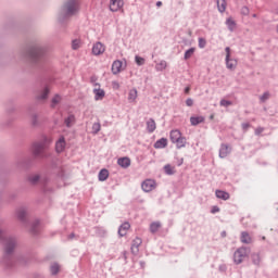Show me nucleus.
<instances>
[{
	"label": "nucleus",
	"mask_w": 278,
	"mask_h": 278,
	"mask_svg": "<svg viewBox=\"0 0 278 278\" xmlns=\"http://www.w3.org/2000/svg\"><path fill=\"white\" fill-rule=\"evenodd\" d=\"M247 257H249V250L247 248H239L233 254V262L235 264H242Z\"/></svg>",
	"instance_id": "f257e3e1"
},
{
	"label": "nucleus",
	"mask_w": 278,
	"mask_h": 278,
	"mask_svg": "<svg viewBox=\"0 0 278 278\" xmlns=\"http://www.w3.org/2000/svg\"><path fill=\"white\" fill-rule=\"evenodd\" d=\"M65 13L67 16H73L79 10V3L75 0L68 1L64 7Z\"/></svg>",
	"instance_id": "f03ea898"
},
{
	"label": "nucleus",
	"mask_w": 278,
	"mask_h": 278,
	"mask_svg": "<svg viewBox=\"0 0 278 278\" xmlns=\"http://www.w3.org/2000/svg\"><path fill=\"white\" fill-rule=\"evenodd\" d=\"M91 53L92 55H103L105 53V45L101 41H97L92 46Z\"/></svg>",
	"instance_id": "7ed1b4c3"
},
{
	"label": "nucleus",
	"mask_w": 278,
	"mask_h": 278,
	"mask_svg": "<svg viewBox=\"0 0 278 278\" xmlns=\"http://www.w3.org/2000/svg\"><path fill=\"white\" fill-rule=\"evenodd\" d=\"M94 101H103L105 99V90L101 89V85L96 84L93 88Z\"/></svg>",
	"instance_id": "20e7f679"
},
{
	"label": "nucleus",
	"mask_w": 278,
	"mask_h": 278,
	"mask_svg": "<svg viewBox=\"0 0 278 278\" xmlns=\"http://www.w3.org/2000/svg\"><path fill=\"white\" fill-rule=\"evenodd\" d=\"M155 180L153 179H146L142 184H141V188L143 192H152V190H155Z\"/></svg>",
	"instance_id": "39448f33"
},
{
	"label": "nucleus",
	"mask_w": 278,
	"mask_h": 278,
	"mask_svg": "<svg viewBox=\"0 0 278 278\" xmlns=\"http://www.w3.org/2000/svg\"><path fill=\"white\" fill-rule=\"evenodd\" d=\"M123 5H125V2L123 0H111L110 1V10L111 12H118Z\"/></svg>",
	"instance_id": "423d86ee"
},
{
	"label": "nucleus",
	"mask_w": 278,
	"mask_h": 278,
	"mask_svg": "<svg viewBox=\"0 0 278 278\" xmlns=\"http://www.w3.org/2000/svg\"><path fill=\"white\" fill-rule=\"evenodd\" d=\"M131 229V225L128 222H125L122 224L118 228V236L119 238H123L124 236H127V232Z\"/></svg>",
	"instance_id": "0eeeda50"
},
{
	"label": "nucleus",
	"mask_w": 278,
	"mask_h": 278,
	"mask_svg": "<svg viewBox=\"0 0 278 278\" xmlns=\"http://www.w3.org/2000/svg\"><path fill=\"white\" fill-rule=\"evenodd\" d=\"M231 153V147L229 144L223 143L219 149V157L225 159Z\"/></svg>",
	"instance_id": "6e6552de"
},
{
	"label": "nucleus",
	"mask_w": 278,
	"mask_h": 278,
	"mask_svg": "<svg viewBox=\"0 0 278 278\" xmlns=\"http://www.w3.org/2000/svg\"><path fill=\"white\" fill-rule=\"evenodd\" d=\"M123 71V62L114 61L112 64V73L113 75H118Z\"/></svg>",
	"instance_id": "1a4fd4ad"
},
{
	"label": "nucleus",
	"mask_w": 278,
	"mask_h": 278,
	"mask_svg": "<svg viewBox=\"0 0 278 278\" xmlns=\"http://www.w3.org/2000/svg\"><path fill=\"white\" fill-rule=\"evenodd\" d=\"M56 153H62L64 149H66V140H64V137H61L55 144Z\"/></svg>",
	"instance_id": "9d476101"
},
{
	"label": "nucleus",
	"mask_w": 278,
	"mask_h": 278,
	"mask_svg": "<svg viewBox=\"0 0 278 278\" xmlns=\"http://www.w3.org/2000/svg\"><path fill=\"white\" fill-rule=\"evenodd\" d=\"M118 166L122 168H129L131 166V160L127 156L117 160Z\"/></svg>",
	"instance_id": "9b49d317"
},
{
	"label": "nucleus",
	"mask_w": 278,
	"mask_h": 278,
	"mask_svg": "<svg viewBox=\"0 0 278 278\" xmlns=\"http://www.w3.org/2000/svg\"><path fill=\"white\" fill-rule=\"evenodd\" d=\"M226 66L229 71H233L236 66H238V61L236 59L226 58Z\"/></svg>",
	"instance_id": "f8f14e48"
},
{
	"label": "nucleus",
	"mask_w": 278,
	"mask_h": 278,
	"mask_svg": "<svg viewBox=\"0 0 278 278\" xmlns=\"http://www.w3.org/2000/svg\"><path fill=\"white\" fill-rule=\"evenodd\" d=\"M181 131L175 129V130H172L170 134H169V138H170V141L173 142H176L177 140H179L181 138Z\"/></svg>",
	"instance_id": "ddd939ff"
},
{
	"label": "nucleus",
	"mask_w": 278,
	"mask_h": 278,
	"mask_svg": "<svg viewBox=\"0 0 278 278\" xmlns=\"http://www.w3.org/2000/svg\"><path fill=\"white\" fill-rule=\"evenodd\" d=\"M215 194L217 199H222L223 201H229L230 195L227 191L216 190Z\"/></svg>",
	"instance_id": "4468645a"
},
{
	"label": "nucleus",
	"mask_w": 278,
	"mask_h": 278,
	"mask_svg": "<svg viewBox=\"0 0 278 278\" xmlns=\"http://www.w3.org/2000/svg\"><path fill=\"white\" fill-rule=\"evenodd\" d=\"M136 99H138V90L130 89L128 93V101L129 103H136Z\"/></svg>",
	"instance_id": "2eb2a0df"
},
{
	"label": "nucleus",
	"mask_w": 278,
	"mask_h": 278,
	"mask_svg": "<svg viewBox=\"0 0 278 278\" xmlns=\"http://www.w3.org/2000/svg\"><path fill=\"white\" fill-rule=\"evenodd\" d=\"M167 144L168 140L166 138H162L154 143V149H164Z\"/></svg>",
	"instance_id": "dca6fc26"
},
{
	"label": "nucleus",
	"mask_w": 278,
	"mask_h": 278,
	"mask_svg": "<svg viewBox=\"0 0 278 278\" xmlns=\"http://www.w3.org/2000/svg\"><path fill=\"white\" fill-rule=\"evenodd\" d=\"M140 244H142V239L141 238H135L132 241V245H131V251L132 253H138V249L140 247Z\"/></svg>",
	"instance_id": "f3484780"
},
{
	"label": "nucleus",
	"mask_w": 278,
	"mask_h": 278,
	"mask_svg": "<svg viewBox=\"0 0 278 278\" xmlns=\"http://www.w3.org/2000/svg\"><path fill=\"white\" fill-rule=\"evenodd\" d=\"M45 151V146L42 143H35L33 146V152L35 155H40Z\"/></svg>",
	"instance_id": "a211bd4d"
},
{
	"label": "nucleus",
	"mask_w": 278,
	"mask_h": 278,
	"mask_svg": "<svg viewBox=\"0 0 278 278\" xmlns=\"http://www.w3.org/2000/svg\"><path fill=\"white\" fill-rule=\"evenodd\" d=\"M108 177H110V172L108 169L103 168L99 172V181H106Z\"/></svg>",
	"instance_id": "6ab92c4d"
},
{
	"label": "nucleus",
	"mask_w": 278,
	"mask_h": 278,
	"mask_svg": "<svg viewBox=\"0 0 278 278\" xmlns=\"http://www.w3.org/2000/svg\"><path fill=\"white\" fill-rule=\"evenodd\" d=\"M241 242L243 244H251L253 242V239L251 238V235H249V232H241Z\"/></svg>",
	"instance_id": "aec40b11"
},
{
	"label": "nucleus",
	"mask_w": 278,
	"mask_h": 278,
	"mask_svg": "<svg viewBox=\"0 0 278 278\" xmlns=\"http://www.w3.org/2000/svg\"><path fill=\"white\" fill-rule=\"evenodd\" d=\"M156 128H157V126H156L154 119H149L147 122V129H148L149 134H153V131H155Z\"/></svg>",
	"instance_id": "412c9836"
},
{
	"label": "nucleus",
	"mask_w": 278,
	"mask_h": 278,
	"mask_svg": "<svg viewBox=\"0 0 278 278\" xmlns=\"http://www.w3.org/2000/svg\"><path fill=\"white\" fill-rule=\"evenodd\" d=\"M161 228H162V224L160 222H153L150 225L151 233H157V231H160Z\"/></svg>",
	"instance_id": "4be33fe9"
},
{
	"label": "nucleus",
	"mask_w": 278,
	"mask_h": 278,
	"mask_svg": "<svg viewBox=\"0 0 278 278\" xmlns=\"http://www.w3.org/2000/svg\"><path fill=\"white\" fill-rule=\"evenodd\" d=\"M217 10L223 14L227 10V0H217Z\"/></svg>",
	"instance_id": "5701e85b"
},
{
	"label": "nucleus",
	"mask_w": 278,
	"mask_h": 278,
	"mask_svg": "<svg viewBox=\"0 0 278 278\" xmlns=\"http://www.w3.org/2000/svg\"><path fill=\"white\" fill-rule=\"evenodd\" d=\"M205 122V117L203 116H197V117H190V123L193 126L201 125V123Z\"/></svg>",
	"instance_id": "b1692460"
},
{
	"label": "nucleus",
	"mask_w": 278,
	"mask_h": 278,
	"mask_svg": "<svg viewBox=\"0 0 278 278\" xmlns=\"http://www.w3.org/2000/svg\"><path fill=\"white\" fill-rule=\"evenodd\" d=\"M174 144H176L177 149H184V147H186V144H187L186 137H184V136L180 137L176 141H174Z\"/></svg>",
	"instance_id": "393cba45"
},
{
	"label": "nucleus",
	"mask_w": 278,
	"mask_h": 278,
	"mask_svg": "<svg viewBox=\"0 0 278 278\" xmlns=\"http://www.w3.org/2000/svg\"><path fill=\"white\" fill-rule=\"evenodd\" d=\"M14 247H16V242L14 240H10L5 245V252L12 253V251H14Z\"/></svg>",
	"instance_id": "a878e982"
},
{
	"label": "nucleus",
	"mask_w": 278,
	"mask_h": 278,
	"mask_svg": "<svg viewBox=\"0 0 278 278\" xmlns=\"http://www.w3.org/2000/svg\"><path fill=\"white\" fill-rule=\"evenodd\" d=\"M226 25L228 26V28L230 29V31H233V29H236V22L233 21V18L229 17L226 21Z\"/></svg>",
	"instance_id": "bb28decb"
},
{
	"label": "nucleus",
	"mask_w": 278,
	"mask_h": 278,
	"mask_svg": "<svg viewBox=\"0 0 278 278\" xmlns=\"http://www.w3.org/2000/svg\"><path fill=\"white\" fill-rule=\"evenodd\" d=\"M164 170L166 175H175V167H173L170 164L165 165Z\"/></svg>",
	"instance_id": "cd10ccee"
},
{
	"label": "nucleus",
	"mask_w": 278,
	"mask_h": 278,
	"mask_svg": "<svg viewBox=\"0 0 278 278\" xmlns=\"http://www.w3.org/2000/svg\"><path fill=\"white\" fill-rule=\"evenodd\" d=\"M270 99V92L266 91L260 97L261 103H266Z\"/></svg>",
	"instance_id": "c85d7f7f"
},
{
	"label": "nucleus",
	"mask_w": 278,
	"mask_h": 278,
	"mask_svg": "<svg viewBox=\"0 0 278 278\" xmlns=\"http://www.w3.org/2000/svg\"><path fill=\"white\" fill-rule=\"evenodd\" d=\"M79 47H81V40L75 39L72 41V49H74V51H77V49H79Z\"/></svg>",
	"instance_id": "c756f323"
},
{
	"label": "nucleus",
	"mask_w": 278,
	"mask_h": 278,
	"mask_svg": "<svg viewBox=\"0 0 278 278\" xmlns=\"http://www.w3.org/2000/svg\"><path fill=\"white\" fill-rule=\"evenodd\" d=\"M192 55H194V48H190L189 50H187L185 52V60H190V58H192Z\"/></svg>",
	"instance_id": "7c9ffc66"
},
{
	"label": "nucleus",
	"mask_w": 278,
	"mask_h": 278,
	"mask_svg": "<svg viewBox=\"0 0 278 278\" xmlns=\"http://www.w3.org/2000/svg\"><path fill=\"white\" fill-rule=\"evenodd\" d=\"M73 123H75V116L71 115L65 119V125L67 127H71L73 125Z\"/></svg>",
	"instance_id": "2f4dec72"
},
{
	"label": "nucleus",
	"mask_w": 278,
	"mask_h": 278,
	"mask_svg": "<svg viewBox=\"0 0 278 278\" xmlns=\"http://www.w3.org/2000/svg\"><path fill=\"white\" fill-rule=\"evenodd\" d=\"M52 275H58L60 273V265L53 264L50 268Z\"/></svg>",
	"instance_id": "473e14b6"
},
{
	"label": "nucleus",
	"mask_w": 278,
	"mask_h": 278,
	"mask_svg": "<svg viewBox=\"0 0 278 278\" xmlns=\"http://www.w3.org/2000/svg\"><path fill=\"white\" fill-rule=\"evenodd\" d=\"M60 101H62V97L60 96H54L52 99V108H55V105H58V103H60Z\"/></svg>",
	"instance_id": "72a5a7b5"
},
{
	"label": "nucleus",
	"mask_w": 278,
	"mask_h": 278,
	"mask_svg": "<svg viewBox=\"0 0 278 278\" xmlns=\"http://www.w3.org/2000/svg\"><path fill=\"white\" fill-rule=\"evenodd\" d=\"M92 131H93V134H99V131H101V124L100 123H94L92 125Z\"/></svg>",
	"instance_id": "f704fd0d"
},
{
	"label": "nucleus",
	"mask_w": 278,
	"mask_h": 278,
	"mask_svg": "<svg viewBox=\"0 0 278 278\" xmlns=\"http://www.w3.org/2000/svg\"><path fill=\"white\" fill-rule=\"evenodd\" d=\"M166 66H167L166 61H161V62L156 65V68H157L159 71H164V70H166Z\"/></svg>",
	"instance_id": "c9c22d12"
},
{
	"label": "nucleus",
	"mask_w": 278,
	"mask_h": 278,
	"mask_svg": "<svg viewBox=\"0 0 278 278\" xmlns=\"http://www.w3.org/2000/svg\"><path fill=\"white\" fill-rule=\"evenodd\" d=\"M205 45H207V41L204 38H199L200 49H205Z\"/></svg>",
	"instance_id": "e433bc0d"
},
{
	"label": "nucleus",
	"mask_w": 278,
	"mask_h": 278,
	"mask_svg": "<svg viewBox=\"0 0 278 278\" xmlns=\"http://www.w3.org/2000/svg\"><path fill=\"white\" fill-rule=\"evenodd\" d=\"M220 105L223 108H229V105H232V103L229 100H220Z\"/></svg>",
	"instance_id": "4c0bfd02"
},
{
	"label": "nucleus",
	"mask_w": 278,
	"mask_h": 278,
	"mask_svg": "<svg viewBox=\"0 0 278 278\" xmlns=\"http://www.w3.org/2000/svg\"><path fill=\"white\" fill-rule=\"evenodd\" d=\"M47 97H49V88H46V89L42 91V93H41V96L39 97V99L45 100V99H47Z\"/></svg>",
	"instance_id": "58836bf2"
},
{
	"label": "nucleus",
	"mask_w": 278,
	"mask_h": 278,
	"mask_svg": "<svg viewBox=\"0 0 278 278\" xmlns=\"http://www.w3.org/2000/svg\"><path fill=\"white\" fill-rule=\"evenodd\" d=\"M136 63L138 64V66H142V64H144V59H142L141 56H136Z\"/></svg>",
	"instance_id": "ea45409f"
},
{
	"label": "nucleus",
	"mask_w": 278,
	"mask_h": 278,
	"mask_svg": "<svg viewBox=\"0 0 278 278\" xmlns=\"http://www.w3.org/2000/svg\"><path fill=\"white\" fill-rule=\"evenodd\" d=\"M186 105H188V108H192V105H194V101L189 98L186 100Z\"/></svg>",
	"instance_id": "a19ab883"
},
{
	"label": "nucleus",
	"mask_w": 278,
	"mask_h": 278,
	"mask_svg": "<svg viewBox=\"0 0 278 278\" xmlns=\"http://www.w3.org/2000/svg\"><path fill=\"white\" fill-rule=\"evenodd\" d=\"M225 51H226V58H231V48L230 47H227L226 49H225Z\"/></svg>",
	"instance_id": "79ce46f5"
},
{
	"label": "nucleus",
	"mask_w": 278,
	"mask_h": 278,
	"mask_svg": "<svg viewBox=\"0 0 278 278\" xmlns=\"http://www.w3.org/2000/svg\"><path fill=\"white\" fill-rule=\"evenodd\" d=\"M211 212H212V214H216V213L220 212V208L218 206H213Z\"/></svg>",
	"instance_id": "37998d69"
},
{
	"label": "nucleus",
	"mask_w": 278,
	"mask_h": 278,
	"mask_svg": "<svg viewBox=\"0 0 278 278\" xmlns=\"http://www.w3.org/2000/svg\"><path fill=\"white\" fill-rule=\"evenodd\" d=\"M17 217L21 219L25 218V211L17 212Z\"/></svg>",
	"instance_id": "c03bdc74"
},
{
	"label": "nucleus",
	"mask_w": 278,
	"mask_h": 278,
	"mask_svg": "<svg viewBox=\"0 0 278 278\" xmlns=\"http://www.w3.org/2000/svg\"><path fill=\"white\" fill-rule=\"evenodd\" d=\"M38 179H40V177L38 175L34 176L31 178L33 184H36V181H38Z\"/></svg>",
	"instance_id": "a18cd8bd"
},
{
	"label": "nucleus",
	"mask_w": 278,
	"mask_h": 278,
	"mask_svg": "<svg viewBox=\"0 0 278 278\" xmlns=\"http://www.w3.org/2000/svg\"><path fill=\"white\" fill-rule=\"evenodd\" d=\"M242 14H249V9L248 8H243L242 9Z\"/></svg>",
	"instance_id": "49530a36"
},
{
	"label": "nucleus",
	"mask_w": 278,
	"mask_h": 278,
	"mask_svg": "<svg viewBox=\"0 0 278 278\" xmlns=\"http://www.w3.org/2000/svg\"><path fill=\"white\" fill-rule=\"evenodd\" d=\"M243 129H249V124H242Z\"/></svg>",
	"instance_id": "de8ad7c7"
},
{
	"label": "nucleus",
	"mask_w": 278,
	"mask_h": 278,
	"mask_svg": "<svg viewBox=\"0 0 278 278\" xmlns=\"http://www.w3.org/2000/svg\"><path fill=\"white\" fill-rule=\"evenodd\" d=\"M185 92L188 94L190 92V87H186Z\"/></svg>",
	"instance_id": "09e8293b"
},
{
	"label": "nucleus",
	"mask_w": 278,
	"mask_h": 278,
	"mask_svg": "<svg viewBox=\"0 0 278 278\" xmlns=\"http://www.w3.org/2000/svg\"><path fill=\"white\" fill-rule=\"evenodd\" d=\"M161 5H162V1L156 2L157 8H161Z\"/></svg>",
	"instance_id": "8fccbe9b"
},
{
	"label": "nucleus",
	"mask_w": 278,
	"mask_h": 278,
	"mask_svg": "<svg viewBox=\"0 0 278 278\" xmlns=\"http://www.w3.org/2000/svg\"><path fill=\"white\" fill-rule=\"evenodd\" d=\"M262 131H264V129H260V130H258V134L262 132Z\"/></svg>",
	"instance_id": "3c124183"
}]
</instances>
